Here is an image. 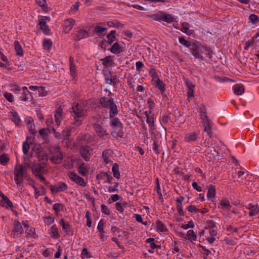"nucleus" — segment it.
Masks as SVG:
<instances>
[{
	"mask_svg": "<svg viewBox=\"0 0 259 259\" xmlns=\"http://www.w3.org/2000/svg\"><path fill=\"white\" fill-rule=\"evenodd\" d=\"M3 200L7 205V206L9 207L10 208H12L13 207L12 202L10 200V199L6 196H5V195L3 196Z\"/></svg>",
	"mask_w": 259,
	"mask_h": 259,
	"instance_id": "864d4df0",
	"label": "nucleus"
},
{
	"mask_svg": "<svg viewBox=\"0 0 259 259\" xmlns=\"http://www.w3.org/2000/svg\"><path fill=\"white\" fill-rule=\"evenodd\" d=\"M101 211L102 212L107 215H109L110 213V211L108 207L105 204L101 205Z\"/></svg>",
	"mask_w": 259,
	"mask_h": 259,
	"instance_id": "bf43d9fd",
	"label": "nucleus"
},
{
	"mask_svg": "<svg viewBox=\"0 0 259 259\" xmlns=\"http://www.w3.org/2000/svg\"><path fill=\"white\" fill-rule=\"evenodd\" d=\"M106 28L101 27L99 26H96L95 27V32L99 35H104L106 33Z\"/></svg>",
	"mask_w": 259,
	"mask_h": 259,
	"instance_id": "58836bf2",
	"label": "nucleus"
},
{
	"mask_svg": "<svg viewBox=\"0 0 259 259\" xmlns=\"http://www.w3.org/2000/svg\"><path fill=\"white\" fill-rule=\"evenodd\" d=\"M110 51L114 54H117L121 52L122 50L119 44L115 42L110 49Z\"/></svg>",
	"mask_w": 259,
	"mask_h": 259,
	"instance_id": "c85d7f7f",
	"label": "nucleus"
},
{
	"mask_svg": "<svg viewBox=\"0 0 259 259\" xmlns=\"http://www.w3.org/2000/svg\"><path fill=\"white\" fill-rule=\"evenodd\" d=\"M194 227V223L192 221L188 222V224L182 225V228L185 230L188 229L189 228H193Z\"/></svg>",
	"mask_w": 259,
	"mask_h": 259,
	"instance_id": "13d9d810",
	"label": "nucleus"
},
{
	"mask_svg": "<svg viewBox=\"0 0 259 259\" xmlns=\"http://www.w3.org/2000/svg\"><path fill=\"white\" fill-rule=\"evenodd\" d=\"M91 150L89 147L87 146H82L80 147L79 152L82 157L86 161H88L91 157Z\"/></svg>",
	"mask_w": 259,
	"mask_h": 259,
	"instance_id": "9d476101",
	"label": "nucleus"
},
{
	"mask_svg": "<svg viewBox=\"0 0 259 259\" xmlns=\"http://www.w3.org/2000/svg\"><path fill=\"white\" fill-rule=\"evenodd\" d=\"M116 33L115 30H112L110 33H109L107 37L108 38V41L105 40V42H108V44L111 45L115 39V34Z\"/></svg>",
	"mask_w": 259,
	"mask_h": 259,
	"instance_id": "2f4dec72",
	"label": "nucleus"
},
{
	"mask_svg": "<svg viewBox=\"0 0 259 259\" xmlns=\"http://www.w3.org/2000/svg\"><path fill=\"white\" fill-rule=\"evenodd\" d=\"M157 230L158 232L165 233L167 232V229L165 225L160 220H157L156 222Z\"/></svg>",
	"mask_w": 259,
	"mask_h": 259,
	"instance_id": "6ab92c4d",
	"label": "nucleus"
},
{
	"mask_svg": "<svg viewBox=\"0 0 259 259\" xmlns=\"http://www.w3.org/2000/svg\"><path fill=\"white\" fill-rule=\"evenodd\" d=\"M187 210L190 212H199L200 211V209H197L196 207L194 205H190L187 207Z\"/></svg>",
	"mask_w": 259,
	"mask_h": 259,
	"instance_id": "338daca9",
	"label": "nucleus"
},
{
	"mask_svg": "<svg viewBox=\"0 0 259 259\" xmlns=\"http://www.w3.org/2000/svg\"><path fill=\"white\" fill-rule=\"evenodd\" d=\"M101 61H103V64L106 66L111 65V63L113 61L111 57L110 56H107L105 58L101 59Z\"/></svg>",
	"mask_w": 259,
	"mask_h": 259,
	"instance_id": "c03bdc74",
	"label": "nucleus"
},
{
	"mask_svg": "<svg viewBox=\"0 0 259 259\" xmlns=\"http://www.w3.org/2000/svg\"><path fill=\"white\" fill-rule=\"evenodd\" d=\"M93 127L97 133L98 136L100 138L103 139H108L109 137V134L107 132V131L105 130L101 125L97 123H94L93 124Z\"/></svg>",
	"mask_w": 259,
	"mask_h": 259,
	"instance_id": "39448f33",
	"label": "nucleus"
},
{
	"mask_svg": "<svg viewBox=\"0 0 259 259\" xmlns=\"http://www.w3.org/2000/svg\"><path fill=\"white\" fill-rule=\"evenodd\" d=\"M200 113L201 118L203 121V120L208 119L206 115V109L204 105H201L200 107Z\"/></svg>",
	"mask_w": 259,
	"mask_h": 259,
	"instance_id": "c756f323",
	"label": "nucleus"
},
{
	"mask_svg": "<svg viewBox=\"0 0 259 259\" xmlns=\"http://www.w3.org/2000/svg\"><path fill=\"white\" fill-rule=\"evenodd\" d=\"M78 172L82 176H85L87 173V167L85 163H81L78 168Z\"/></svg>",
	"mask_w": 259,
	"mask_h": 259,
	"instance_id": "37998d69",
	"label": "nucleus"
},
{
	"mask_svg": "<svg viewBox=\"0 0 259 259\" xmlns=\"http://www.w3.org/2000/svg\"><path fill=\"white\" fill-rule=\"evenodd\" d=\"M108 25L110 27H123L124 25L118 21L115 22L109 21L107 23Z\"/></svg>",
	"mask_w": 259,
	"mask_h": 259,
	"instance_id": "8fccbe9b",
	"label": "nucleus"
},
{
	"mask_svg": "<svg viewBox=\"0 0 259 259\" xmlns=\"http://www.w3.org/2000/svg\"><path fill=\"white\" fill-rule=\"evenodd\" d=\"M111 154L112 151L110 150H106L103 152L102 158L105 164H107L111 161Z\"/></svg>",
	"mask_w": 259,
	"mask_h": 259,
	"instance_id": "2eb2a0df",
	"label": "nucleus"
},
{
	"mask_svg": "<svg viewBox=\"0 0 259 259\" xmlns=\"http://www.w3.org/2000/svg\"><path fill=\"white\" fill-rule=\"evenodd\" d=\"M68 175L69 178L76 184H78L82 187L86 186V183L84 179L77 175L75 172H68Z\"/></svg>",
	"mask_w": 259,
	"mask_h": 259,
	"instance_id": "1a4fd4ad",
	"label": "nucleus"
},
{
	"mask_svg": "<svg viewBox=\"0 0 259 259\" xmlns=\"http://www.w3.org/2000/svg\"><path fill=\"white\" fill-rule=\"evenodd\" d=\"M249 20L252 24H255L259 22V17L255 14H251L249 17Z\"/></svg>",
	"mask_w": 259,
	"mask_h": 259,
	"instance_id": "de8ad7c7",
	"label": "nucleus"
},
{
	"mask_svg": "<svg viewBox=\"0 0 259 259\" xmlns=\"http://www.w3.org/2000/svg\"><path fill=\"white\" fill-rule=\"evenodd\" d=\"M14 46L16 54L18 56H22L23 55V51L19 41L15 40L14 41Z\"/></svg>",
	"mask_w": 259,
	"mask_h": 259,
	"instance_id": "bb28decb",
	"label": "nucleus"
},
{
	"mask_svg": "<svg viewBox=\"0 0 259 259\" xmlns=\"http://www.w3.org/2000/svg\"><path fill=\"white\" fill-rule=\"evenodd\" d=\"M187 236L189 240L195 241L197 239V236L192 230H189L187 231Z\"/></svg>",
	"mask_w": 259,
	"mask_h": 259,
	"instance_id": "ea45409f",
	"label": "nucleus"
},
{
	"mask_svg": "<svg viewBox=\"0 0 259 259\" xmlns=\"http://www.w3.org/2000/svg\"><path fill=\"white\" fill-rule=\"evenodd\" d=\"M39 88V95L40 96L44 97L47 95V91L45 90V87L40 86Z\"/></svg>",
	"mask_w": 259,
	"mask_h": 259,
	"instance_id": "69168bd1",
	"label": "nucleus"
},
{
	"mask_svg": "<svg viewBox=\"0 0 259 259\" xmlns=\"http://www.w3.org/2000/svg\"><path fill=\"white\" fill-rule=\"evenodd\" d=\"M149 74L152 77L153 79H159L158 78V74L157 73L155 68L153 66H150L149 69Z\"/></svg>",
	"mask_w": 259,
	"mask_h": 259,
	"instance_id": "79ce46f5",
	"label": "nucleus"
},
{
	"mask_svg": "<svg viewBox=\"0 0 259 259\" xmlns=\"http://www.w3.org/2000/svg\"><path fill=\"white\" fill-rule=\"evenodd\" d=\"M88 36V33L87 31L84 30H80L77 31V33L75 34V40H80L81 39L86 38Z\"/></svg>",
	"mask_w": 259,
	"mask_h": 259,
	"instance_id": "aec40b11",
	"label": "nucleus"
},
{
	"mask_svg": "<svg viewBox=\"0 0 259 259\" xmlns=\"http://www.w3.org/2000/svg\"><path fill=\"white\" fill-rule=\"evenodd\" d=\"M39 25L41 30H42L45 34H48L49 33L50 29L48 26L47 25L46 21L44 19L39 20Z\"/></svg>",
	"mask_w": 259,
	"mask_h": 259,
	"instance_id": "5701e85b",
	"label": "nucleus"
},
{
	"mask_svg": "<svg viewBox=\"0 0 259 259\" xmlns=\"http://www.w3.org/2000/svg\"><path fill=\"white\" fill-rule=\"evenodd\" d=\"M81 255L82 258L84 257L87 258H90L91 256L87 248H84L82 249Z\"/></svg>",
	"mask_w": 259,
	"mask_h": 259,
	"instance_id": "052dcab7",
	"label": "nucleus"
},
{
	"mask_svg": "<svg viewBox=\"0 0 259 259\" xmlns=\"http://www.w3.org/2000/svg\"><path fill=\"white\" fill-rule=\"evenodd\" d=\"M99 103L103 108L109 110L110 118H113L118 114V110L113 98L104 96L100 99Z\"/></svg>",
	"mask_w": 259,
	"mask_h": 259,
	"instance_id": "f03ea898",
	"label": "nucleus"
},
{
	"mask_svg": "<svg viewBox=\"0 0 259 259\" xmlns=\"http://www.w3.org/2000/svg\"><path fill=\"white\" fill-rule=\"evenodd\" d=\"M30 94H31V93L22 92L21 96L20 97L21 100L24 102H28L29 98L28 97V95Z\"/></svg>",
	"mask_w": 259,
	"mask_h": 259,
	"instance_id": "e2e57ef3",
	"label": "nucleus"
},
{
	"mask_svg": "<svg viewBox=\"0 0 259 259\" xmlns=\"http://www.w3.org/2000/svg\"><path fill=\"white\" fill-rule=\"evenodd\" d=\"M215 195V187L212 185H210V186L209 187L207 194V197L208 199H211L213 198Z\"/></svg>",
	"mask_w": 259,
	"mask_h": 259,
	"instance_id": "473e14b6",
	"label": "nucleus"
},
{
	"mask_svg": "<svg viewBox=\"0 0 259 259\" xmlns=\"http://www.w3.org/2000/svg\"><path fill=\"white\" fill-rule=\"evenodd\" d=\"M13 117L12 120L16 124H19L21 120L18 113L16 112H12Z\"/></svg>",
	"mask_w": 259,
	"mask_h": 259,
	"instance_id": "3c124183",
	"label": "nucleus"
},
{
	"mask_svg": "<svg viewBox=\"0 0 259 259\" xmlns=\"http://www.w3.org/2000/svg\"><path fill=\"white\" fill-rule=\"evenodd\" d=\"M179 40L182 45L186 46V47H190L192 45L190 41L186 40L183 37H179Z\"/></svg>",
	"mask_w": 259,
	"mask_h": 259,
	"instance_id": "09e8293b",
	"label": "nucleus"
},
{
	"mask_svg": "<svg viewBox=\"0 0 259 259\" xmlns=\"http://www.w3.org/2000/svg\"><path fill=\"white\" fill-rule=\"evenodd\" d=\"M112 120L111 121V126L113 127H122V124L118 118L113 117L111 118Z\"/></svg>",
	"mask_w": 259,
	"mask_h": 259,
	"instance_id": "72a5a7b5",
	"label": "nucleus"
},
{
	"mask_svg": "<svg viewBox=\"0 0 259 259\" xmlns=\"http://www.w3.org/2000/svg\"><path fill=\"white\" fill-rule=\"evenodd\" d=\"M203 123L204 125V131L211 137L212 132L209 120L208 119L203 120Z\"/></svg>",
	"mask_w": 259,
	"mask_h": 259,
	"instance_id": "b1692460",
	"label": "nucleus"
},
{
	"mask_svg": "<svg viewBox=\"0 0 259 259\" xmlns=\"http://www.w3.org/2000/svg\"><path fill=\"white\" fill-rule=\"evenodd\" d=\"M249 209H250V212H249L250 216L255 215L259 212V208L257 205L250 204Z\"/></svg>",
	"mask_w": 259,
	"mask_h": 259,
	"instance_id": "393cba45",
	"label": "nucleus"
},
{
	"mask_svg": "<svg viewBox=\"0 0 259 259\" xmlns=\"http://www.w3.org/2000/svg\"><path fill=\"white\" fill-rule=\"evenodd\" d=\"M110 77H111V80H110V84L111 83H112L113 86H114V87L117 85L118 83L119 82V80L117 78L116 76V75H113V76L110 75Z\"/></svg>",
	"mask_w": 259,
	"mask_h": 259,
	"instance_id": "680f3d73",
	"label": "nucleus"
},
{
	"mask_svg": "<svg viewBox=\"0 0 259 259\" xmlns=\"http://www.w3.org/2000/svg\"><path fill=\"white\" fill-rule=\"evenodd\" d=\"M4 96L9 102H13L14 101L13 96L12 94L6 92L5 93Z\"/></svg>",
	"mask_w": 259,
	"mask_h": 259,
	"instance_id": "0e129e2a",
	"label": "nucleus"
},
{
	"mask_svg": "<svg viewBox=\"0 0 259 259\" xmlns=\"http://www.w3.org/2000/svg\"><path fill=\"white\" fill-rule=\"evenodd\" d=\"M62 111L63 109L61 107H59L55 111V118L56 124L58 126L60 125L61 120L62 119Z\"/></svg>",
	"mask_w": 259,
	"mask_h": 259,
	"instance_id": "4468645a",
	"label": "nucleus"
},
{
	"mask_svg": "<svg viewBox=\"0 0 259 259\" xmlns=\"http://www.w3.org/2000/svg\"><path fill=\"white\" fill-rule=\"evenodd\" d=\"M69 65L71 75L73 78H75L76 76V66L74 64L73 58L72 57L69 58Z\"/></svg>",
	"mask_w": 259,
	"mask_h": 259,
	"instance_id": "a211bd4d",
	"label": "nucleus"
},
{
	"mask_svg": "<svg viewBox=\"0 0 259 259\" xmlns=\"http://www.w3.org/2000/svg\"><path fill=\"white\" fill-rule=\"evenodd\" d=\"M118 165L117 163H115L113 164L112 170L113 173V176L117 179H119L120 177V172L118 170Z\"/></svg>",
	"mask_w": 259,
	"mask_h": 259,
	"instance_id": "f704fd0d",
	"label": "nucleus"
},
{
	"mask_svg": "<svg viewBox=\"0 0 259 259\" xmlns=\"http://www.w3.org/2000/svg\"><path fill=\"white\" fill-rule=\"evenodd\" d=\"M236 174L238 176L237 181L239 183L243 184L246 179V177L244 176L245 174L244 172L243 171L239 170L237 171Z\"/></svg>",
	"mask_w": 259,
	"mask_h": 259,
	"instance_id": "4c0bfd02",
	"label": "nucleus"
},
{
	"mask_svg": "<svg viewBox=\"0 0 259 259\" xmlns=\"http://www.w3.org/2000/svg\"><path fill=\"white\" fill-rule=\"evenodd\" d=\"M220 205L222 208L226 210H230L231 206L229 201L227 199H222L220 201Z\"/></svg>",
	"mask_w": 259,
	"mask_h": 259,
	"instance_id": "cd10ccee",
	"label": "nucleus"
},
{
	"mask_svg": "<svg viewBox=\"0 0 259 259\" xmlns=\"http://www.w3.org/2000/svg\"><path fill=\"white\" fill-rule=\"evenodd\" d=\"M104 223L103 220H101L98 225L97 229L101 233H104Z\"/></svg>",
	"mask_w": 259,
	"mask_h": 259,
	"instance_id": "4d7b16f0",
	"label": "nucleus"
},
{
	"mask_svg": "<svg viewBox=\"0 0 259 259\" xmlns=\"http://www.w3.org/2000/svg\"><path fill=\"white\" fill-rule=\"evenodd\" d=\"M30 146L27 141L23 142L22 146L23 152L24 154H27L29 150Z\"/></svg>",
	"mask_w": 259,
	"mask_h": 259,
	"instance_id": "6e6d98bb",
	"label": "nucleus"
},
{
	"mask_svg": "<svg viewBox=\"0 0 259 259\" xmlns=\"http://www.w3.org/2000/svg\"><path fill=\"white\" fill-rule=\"evenodd\" d=\"M9 157L6 154H3L0 156V163L3 165H5L9 161Z\"/></svg>",
	"mask_w": 259,
	"mask_h": 259,
	"instance_id": "a19ab883",
	"label": "nucleus"
},
{
	"mask_svg": "<svg viewBox=\"0 0 259 259\" xmlns=\"http://www.w3.org/2000/svg\"><path fill=\"white\" fill-rule=\"evenodd\" d=\"M11 88H12V91L14 93H18L21 91L20 87L17 84H13L11 85Z\"/></svg>",
	"mask_w": 259,
	"mask_h": 259,
	"instance_id": "774afa93",
	"label": "nucleus"
},
{
	"mask_svg": "<svg viewBox=\"0 0 259 259\" xmlns=\"http://www.w3.org/2000/svg\"><path fill=\"white\" fill-rule=\"evenodd\" d=\"M174 20V18H173L172 15L162 13V21H165L167 23H170L173 22Z\"/></svg>",
	"mask_w": 259,
	"mask_h": 259,
	"instance_id": "e433bc0d",
	"label": "nucleus"
},
{
	"mask_svg": "<svg viewBox=\"0 0 259 259\" xmlns=\"http://www.w3.org/2000/svg\"><path fill=\"white\" fill-rule=\"evenodd\" d=\"M234 92L237 95L242 94L244 91V85L241 84H236L233 87Z\"/></svg>",
	"mask_w": 259,
	"mask_h": 259,
	"instance_id": "412c9836",
	"label": "nucleus"
},
{
	"mask_svg": "<svg viewBox=\"0 0 259 259\" xmlns=\"http://www.w3.org/2000/svg\"><path fill=\"white\" fill-rule=\"evenodd\" d=\"M60 225L62 226V229L66 232L68 233L71 231V225L70 224L64 221L63 219H62L60 222Z\"/></svg>",
	"mask_w": 259,
	"mask_h": 259,
	"instance_id": "a878e982",
	"label": "nucleus"
},
{
	"mask_svg": "<svg viewBox=\"0 0 259 259\" xmlns=\"http://www.w3.org/2000/svg\"><path fill=\"white\" fill-rule=\"evenodd\" d=\"M43 46L45 50H50L52 46V41L50 39H44L43 41Z\"/></svg>",
	"mask_w": 259,
	"mask_h": 259,
	"instance_id": "49530a36",
	"label": "nucleus"
},
{
	"mask_svg": "<svg viewBox=\"0 0 259 259\" xmlns=\"http://www.w3.org/2000/svg\"><path fill=\"white\" fill-rule=\"evenodd\" d=\"M31 168L33 174H34L35 176L44 174L45 172V163L44 162L42 163V164L35 163L31 166Z\"/></svg>",
	"mask_w": 259,
	"mask_h": 259,
	"instance_id": "6e6552de",
	"label": "nucleus"
},
{
	"mask_svg": "<svg viewBox=\"0 0 259 259\" xmlns=\"http://www.w3.org/2000/svg\"><path fill=\"white\" fill-rule=\"evenodd\" d=\"M13 225V228L11 233V236L15 238L18 237L19 234H22L23 233V229L21 223L18 221H15Z\"/></svg>",
	"mask_w": 259,
	"mask_h": 259,
	"instance_id": "423d86ee",
	"label": "nucleus"
},
{
	"mask_svg": "<svg viewBox=\"0 0 259 259\" xmlns=\"http://www.w3.org/2000/svg\"><path fill=\"white\" fill-rule=\"evenodd\" d=\"M89 139V135H88L87 134H80L77 137V140L78 141H88Z\"/></svg>",
	"mask_w": 259,
	"mask_h": 259,
	"instance_id": "5fc2aeb1",
	"label": "nucleus"
},
{
	"mask_svg": "<svg viewBox=\"0 0 259 259\" xmlns=\"http://www.w3.org/2000/svg\"><path fill=\"white\" fill-rule=\"evenodd\" d=\"M207 154H210V158H215L219 155L218 152L215 150L214 147H210L206 150Z\"/></svg>",
	"mask_w": 259,
	"mask_h": 259,
	"instance_id": "c9c22d12",
	"label": "nucleus"
},
{
	"mask_svg": "<svg viewBox=\"0 0 259 259\" xmlns=\"http://www.w3.org/2000/svg\"><path fill=\"white\" fill-rule=\"evenodd\" d=\"M38 161L40 162H44L46 164V162L48 161V156L46 153L42 150V148L39 147L37 148L36 151Z\"/></svg>",
	"mask_w": 259,
	"mask_h": 259,
	"instance_id": "9b49d317",
	"label": "nucleus"
},
{
	"mask_svg": "<svg viewBox=\"0 0 259 259\" xmlns=\"http://www.w3.org/2000/svg\"><path fill=\"white\" fill-rule=\"evenodd\" d=\"M87 104L85 102L72 105L71 112L74 120L73 123L74 125L78 126L82 124L83 118L87 115Z\"/></svg>",
	"mask_w": 259,
	"mask_h": 259,
	"instance_id": "f257e3e1",
	"label": "nucleus"
},
{
	"mask_svg": "<svg viewBox=\"0 0 259 259\" xmlns=\"http://www.w3.org/2000/svg\"><path fill=\"white\" fill-rule=\"evenodd\" d=\"M49 233L51 235V237L57 239L60 237V235L59 233L58 229L56 225H53L50 228Z\"/></svg>",
	"mask_w": 259,
	"mask_h": 259,
	"instance_id": "f3484780",
	"label": "nucleus"
},
{
	"mask_svg": "<svg viewBox=\"0 0 259 259\" xmlns=\"http://www.w3.org/2000/svg\"><path fill=\"white\" fill-rule=\"evenodd\" d=\"M24 173V167L22 165H19L15 167L14 170V176L23 178Z\"/></svg>",
	"mask_w": 259,
	"mask_h": 259,
	"instance_id": "dca6fc26",
	"label": "nucleus"
},
{
	"mask_svg": "<svg viewBox=\"0 0 259 259\" xmlns=\"http://www.w3.org/2000/svg\"><path fill=\"white\" fill-rule=\"evenodd\" d=\"M145 114L147 117V122L149 124V125L151 127L154 126V118L153 116H151L149 115L148 114L147 112L146 111L145 112Z\"/></svg>",
	"mask_w": 259,
	"mask_h": 259,
	"instance_id": "a18cd8bd",
	"label": "nucleus"
},
{
	"mask_svg": "<svg viewBox=\"0 0 259 259\" xmlns=\"http://www.w3.org/2000/svg\"><path fill=\"white\" fill-rule=\"evenodd\" d=\"M190 48L191 53L195 58L201 60H203L204 58L201 54L203 53L204 51L208 52V53L211 52L210 48L203 47L198 42L192 44ZM208 55H209V53H208Z\"/></svg>",
	"mask_w": 259,
	"mask_h": 259,
	"instance_id": "7ed1b4c3",
	"label": "nucleus"
},
{
	"mask_svg": "<svg viewBox=\"0 0 259 259\" xmlns=\"http://www.w3.org/2000/svg\"><path fill=\"white\" fill-rule=\"evenodd\" d=\"M198 134L196 132L187 133L185 135L184 140L186 142H192L197 139Z\"/></svg>",
	"mask_w": 259,
	"mask_h": 259,
	"instance_id": "ddd939ff",
	"label": "nucleus"
},
{
	"mask_svg": "<svg viewBox=\"0 0 259 259\" xmlns=\"http://www.w3.org/2000/svg\"><path fill=\"white\" fill-rule=\"evenodd\" d=\"M68 189L67 185L64 182H58L56 185H50V190L53 193L63 192Z\"/></svg>",
	"mask_w": 259,
	"mask_h": 259,
	"instance_id": "0eeeda50",
	"label": "nucleus"
},
{
	"mask_svg": "<svg viewBox=\"0 0 259 259\" xmlns=\"http://www.w3.org/2000/svg\"><path fill=\"white\" fill-rule=\"evenodd\" d=\"M182 31L188 35H191L194 33V31L190 29V25L189 23L187 22H184L182 23Z\"/></svg>",
	"mask_w": 259,
	"mask_h": 259,
	"instance_id": "4be33fe9",
	"label": "nucleus"
},
{
	"mask_svg": "<svg viewBox=\"0 0 259 259\" xmlns=\"http://www.w3.org/2000/svg\"><path fill=\"white\" fill-rule=\"evenodd\" d=\"M51 156L50 159L55 164H60L63 159V155L59 146H53L50 148Z\"/></svg>",
	"mask_w": 259,
	"mask_h": 259,
	"instance_id": "20e7f679",
	"label": "nucleus"
},
{
	"mask_svg": "<svg viewBox=\"0 0 259 259\" xmlns=\"http://www.w3.org/2000/svg\"><path fill=\"white\" fill-rule=\"evenodd\" d=\"M162 13H161L160 14L157 13L153 14L149 17L155 21H162Z\"/></svg>",
	"mask_w": 259,
	"mask_h": 259,
	"instance_id": "603ef678",
	"label": "nucleus"
},
{
	"mask_svg": "<svg viewBox=\"0 0 259 259\" xmlns=\"http://www.w3.org/2000/svg\"><path fill=\"white\" fill-rule=\"evenodd\" d=\"M155 83H156V84H155L156 87L158 88V89L161 92V94L163 93L165 91V85L163 83V82L162 80H161L160 79H158L155 81Z\"/></svg>",
	"mask_w": 259,
	"mask_h": 259,
	"instance_id": "7c9ffc66",
	"label": "nucleus"
},
{
	"mask_svg": "<svg viewBox=\"0 0 259 259\" xmlns=\"http://www.w3.org/2000/svg\"><path fill=\"white\" fill-rule=\"evenodd\" d=\"M75 24V21L73 19H67L64 21L63 26L64 31L68 33L72 28Z\"/></svg>",
	"mask_w": 259,
	"mask_h": 259,
	"instance_id": "f8f14e48",
	"label": "nucleus"
}]
</instances>
